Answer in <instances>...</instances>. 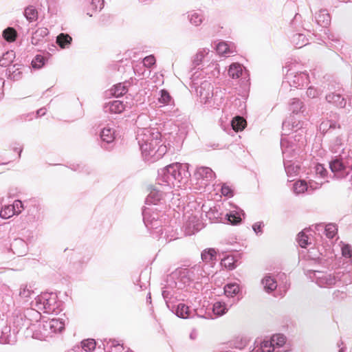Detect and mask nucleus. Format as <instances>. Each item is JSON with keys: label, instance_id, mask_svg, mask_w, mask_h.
Here are the masks:
<instances>
[{"label": "nucleus", "instance_id": "1", "mask_svg": "<svg viewBox=\"0 0 352 352\" xmlns=\"http://www.w3.org/2000/svg\"><path fill=\"white\" fill-rule=\"evenodd\" d=\"M188 164L174 163L158 170V184L171 188H180L190 177Z\"/></svg>", "mask_w": 352, "mask_h": 352}, {"label": "nucleus", "instance_id": "2", "mask_svg": "<svg viewBox=\"0 0 352 352\" xmlns=\"http://www.w3.org/2000/svg\"><path fill=\"white\" fill-rule=\"evenodd\" d=\"M164 212L155 208H144L142 210L143 221L145 226L151 230V233L156 236L162 238L165 233L164 238L166 241H171L175 239V231L170 226H163L162 221Z\"/></svg>", "mask_w": 352, "mask_h": 352}, {"label": "nucleus", "instance_id": "3", "mask_svg": "<svg viewBox=\"0 0 352 352\" xmlns=\"http://www.w3.org/2000/svg\"><path fill=\"white\" fill-rule=\"evenodd\" d=\"M305 274L320 287H332L348 285L351 283L349 272L338 270L333 273L320 271L316 269L305 270Z\"/></svg>", "mask_w": 352, "mask_h": 352}, {"label": "nucleus", "instance_id": "4", "mask_svg": "<svg viewBox=\"0 0 352 352\" xmlns=\"http://www.w3.org/2000/svg\"><path fill=\"white\" fill-rule=\"evenodd\" d=\"M136 140L138 142L142 155L152 154V151L160 144L161 133L157 129L141 128L137 131Z\"/></svg>", "mask_w": 352, "mask_h": 352}, {"label": "nucleus", "instance_id": "5", "mask_svg": "<svg viewBox=\"0 0 352 352\" xmlns=\"http://www.w3.org/2000/svg\"><path fill=\"white\" fill-rule=\"evenodd\" d=\"M329 168L333 177L344 179L352 171V150L341 152L329 162Z\"/></svg>", "mask_w": 352, "mask_h": 352}, {"label": "nucleus", "instance_id": "6", "mask_svg": "<svg viewBox=\"0 0 352 352\" xmlns=\"http://www.w3.org/2000/svg\"><path fill=\"white\" fill-rule=\"evenodd\" d=\"M283 131L281 140H292V142H296L300 148L304 145V131L302 123L296 120L294 115L290 116L283 122Z\"/></svg>", "mask_w": 352, "mask_h": 352}, {"label": "nucleus", "instance_id": "7", "mask_svg": "<svg viewBox=\"0 0 352 352\" xmlns=\"http://www.w3.org/2000/svg\"><path fill=\"white\" fill-rule=\"evenodd\" d=\"M283 131L281 140H292V142H296L300 148L304 145V131L302 123L296 120L294 115L290 116L283 122Z\"/></svg>", "mask_w": 352, "mask_h": 352}, {"label": "nucleus", "instance_id": "8", "mask_svg": "<svg viewBox=\"0 0 352 352\" xmlns=\"http://www.w3.org/2000/svg\"><path fill=\"white\" fill-rule=\"evenodd\" d=\"M204 270L199 265H195L190 268L179 267L173 271V276L177 277L179 281V289H182L190 283L198 281L204 276Z\"/></svg>", "mask_w": 352, "mask_h": 352}, {"label": "nucleus", "instance_id": "9", "mask_svg": "<svg viewBox=\"0 0 352 352\" xmlns=\"http://www.w3.org/2000/svg\"><path fill=\"white\" fill-rule=\"evenodd\" d=\"M33 305L47 314H57L59 312L58 296L54 292H44L37 296Z\"/></svg>", "mask_w": 352, "mask_h": 352}, {"label": "nucleus", "instance_id": "10", "mask_svg": "<svg viewBox=\"0 0 352 352\" xmlns=\"http://www.w3.org/2000/svg\"><path fill=\"white\" fill-rule=\"evenodd\" d=\"M196 74L197 73L192 74L191 79L197 94L200 98V102L208 106H212L210 98H212L214 93L213 86L212 83L207 80L201 82L200 85H198L199 82H197V80L199 76Z\"/></svg>", "mask_w": 352, "mask_h": 352}, {"label": "nucleus", "instance_id": "11", "mask_svg": "<svg viewBox=\"0 0 352 352\" xmlns=\"http://www.w3.org/2000/svg\"><path fill=\"white\" fill-rule=\"evenodd\" d=\"M291 67V65L285 67V69H287V70L283 83V85L287 83L290 87L298 88L307 84L309 81L308 74L305 72H296L293 71Z\"/></svg>", "mask_w": 352, "mask_h": 352}, {"label": "nucleus", "instance_id": "12", "mask_svg": "<svg viewBox=\"0 0 352 352\" xmlns=\"http://www.w3.org/2000/svg\"><path fill=\"white\" fill-rule=\"evenodd\" d=\"M291 140H280V148L283 154V162L296 160L301 151L296 142H292Z\"/></svg>", "mask_w": 352, "mask_h": 352}, {"label": "nucleus", "instance_id": "13", "mask_svg": "<svg viewBox=\"0 0 352 352\" xmlns=\"http://www.w3.org/2000/svg\"><path fill=\"white\" fill-rule=\"evenodd\" d=\"M347 141L348 135L345 133L342 128L340 131H335V132L331 134L329 149L334 153H339L340 151L342 152L347 151L345 150Z\"/></svg>", "mask_w": 352, "mask_h": 352}, {"label": "nucleus", "instance_id": "14", "mask_svg": "<svg viewBox=\"0 0 352 352\" xmlns=\"http://www.w3.org/2000/svg\"><path fill=\"white\" fill-rule=\"evenodd\" d=\"M100 136L101 147L107 151L111 150L115 140V129L107 126L101 130Z\"/></svg>", "mask_w": 352, "mask_h": 352}, {"label": "nucleus", "instance_id": "15", "mask_svg": "<svg viewBox=\"0 0 352 352\" xmlns=\"http://www.w3.org/2000/svg\"><path fill=\"white\" fill-rule=\"evenodd\" d=\"M162 186L160 187H152L150 189V192L146 199V204L148 205H157L161 204L162 201L164 200L166 193L164 192L161 189Z\"/></svg>", "mask_w": 352, "mask_h": 352}, {"label": "nucleus", "instance_id": "16", "mask_svg": "<svg viewBox=\"0 0 352 352\" xmlns=\"http://www.w3.org/2000/svg\"><path fill=\"white\" fill-rule=\"evenodd\" d=\"M43 329L47 333L61 332L65 329V322L63 319L52 318L43 322Z\"/></svg>", "mask_w": 352, "mask_h": 352}, {"label": "nucleus", "instance_id": "17", "mask_svg": "<svg viewBox=\"0 0 352 352\" xmlns=\"http://www.w3.org/2000/svg\"><path fill=\"white\" fill-rule=\"evenodd\" d=\"M342 126L336 120L328 119L323 120L320 126L319 131L323 134H332L335 131L341 130Z\"/></svg>", "mask_w": 352, "mask_h": 352}, {"label": "nucleus", "instance_id": "18", "mask_svg": "<svg viewBox=\"0 0 352 352\" xmlns=\"http://www.w3.org/2000/svg\"><path fill=\"white\" fill-rule=\"evenodd\" d=\"M315 252H316V250L314 248L309 251L308 257L310 258L311 261L316 264H319L325 268L333 267V261L335 260V257L333 255L328 257L323 256L312 257V254H314Z\"/></svg>", "mask_w": 352, "mask_h": 352}, {"label": "nucleus", "instance_id": "19", "mask_svg": "<svg viewBox=\"0 0 352 352\" xmlns=\"http://www.w3.org/2000/svg\"><path fill=\"white\" fill-rule=\"evenodd\" d=\"M10 250L17 256L25 255L28 251L26 242L21 239H14L10 244Z\"/></svg>", "mask_w": 352, "mask_h": 352}, {"label": "nucleus", "instance_id": "20", "mask_svg": "<svg viewBox=\"0 0 352 352\" xmlns=\"http://www.w3.org/2000/svg\"><path fill=\"white\" fill-rule=\"evenodd\" d=\"M194 176L197 180L202 179L208 182L213 179L215 175L210 168L206 166H201L197 168L194 173Z\"/></svg>", "mask_w": 352, "mask_h": 352}, {"label": "nucleus", "instance_id": "21", "mask_svg": "<svg viewBox=\"0 0 352 352\" xmlns=\"http://www.w3.org/2000/svg\"><path fill=\"white\" fill-rule=\"evenodd\" d=\"M187 18L191 25L197 27L201 25L205 20L204 11L190 10L186 12Z\"/></svg>", "mask_w": 352, "mask_h": 352}, {"label": "nucleus", "instance_id": "22", "mask_svg": "<svg viewBox=\"0 0 352 352\" xmlns=\"http://www.w3.org/2000/svg\"><path fill=\"white\" fill-rule=\"evenodd\" d=\"M43 219L41 208L37 204L31 205L28 210L27 222L35 223Z\"/></svg>", "mask_w": 352, "mask_h": 352}, {"label": "nucleus", "instance_id": "23", "mask_svg": "<svg viewBox=\"0 0 352 352\" xmlns=\"http://www.w3.org/2000/svg\"><path fill=\"white\" fill-rule=\"evenodd\" d=\"M16 342V335L14 331L11 332L10 327H4L0 334V342L3 344H14Z\"/></svg>", "mask_w": 352, "mask_h": 352}, {"label": "nucleus", "instance_id": "24", "mask_svg": "<svg viewBox=\"0 0 352 352\" xmlns=\"http://www.w3.org/2000/svg\"><path fill=\"white\" fill-rule=\"evenodd\" d=\"M325 98L327 102L339 108H344L346 104L345 98L340 94L331 92L327 94Z\"/></svg>", "mask_w": 352, "mask_h": 352}, {"label": "nucleus", "instance_id": "25", "mask_svg": "<svg viewBox=\"0 0 352 352\" xmlns=\"http://www.w3.org/2000/svg\"><path fill=\"white\" fill-rule=\"evenodd\" d=\"M96 346V342L94 339L88 338L83 340L80 342V346H74L71 352H80L81 351H85V352H92Z\"/></svg>", "mask_w": 352, "mask_h": 352}, {"label": "nucleus", "instance_id": "26", "mask_svg": "<svg viewBox=\"0 0 352 352\" xmlns=\"http://www.w3.org/2000/svg\"><path fill=\"white\" fill-rule=\"evenodd\" d=\"M195 310H191L188 306L184 303H179L175 310L176 316L179 318L187 319L192 318Z\"/></svg>", "mask_w": 352, "mask_h": 352}, {"label": "nucleus", "instance_id": "27", "mask_svg": "<svg viewBox=\"0 0 352 352\" xmlns=\"http://www.w3.org/2000/svg\"><path fill=\"white\" fill-rule=\"evenodd\" d=\"M228 75L232 78H238L247 76L248 71L241 64L232 63L230 65Z\"/></svg>", "mask_w": 352, "mask_h": 352}, {"label": "nucleus", "instance_id": "28", "mask_svg": "<svg viewBox=\"0 0 352 352\" xmlns=\"http://www.w3.org/2000/svg\"><path fill=\"white\" fill-rule=\"evenodd\" d=\"M125 108V105L120 100H113L106 103L104 107L105 112H110L112 113H120Z\"/></svg>", "mask_w": 352, "mask_h": 352}, {"label": "nucleus", "instance_id": "29", "mask_svg": "<svg viewBox=\"0 0 352 352\" xmlns=\"http://www.w3.org/2000/svg\"><path fill=\"white\" fill-rule=\"evenodd\" d=\"M201 223L195 216H192L186 223V232L188 235L194 234L201 230Z\"/></svg>", "mask_w": 352, "mask_h": 352}, {"label": "nucleus", "instance_id": "30", "mask_svg": "<svg viewBox=\"0 0 352 352\" xmlns=\"http://www.w3.org/2000/svg\"><path fill=\"white\" fill-rule=\"evenodd\" d=\"M49 31L46 28H39L32 33L31 43L34 45H37L43 42L45 37L47 36Z\"/></svg>", "mask_w": 352, "mask_h": 352}, {"label": "nucleus", "instance_id": "31", "mask_svg": "<svg viewBox=\"0 0 352 352\" xmlns=\"http://www.w3.org/2000/svg\"><path fill=\"white\" fill-rule=\"evenodd\" d=\"M217 252L214 248H207L203 250L201 252L202 261L210 265H212L217 261Z\"/></svg>", "mask_w": 352, "mask_h": 352}, {"label": "nucleus", "instance_id": "32", "mask_svg": "<svg viewBox=\"0 0 352 352\" xmlns=\"http://www.w3.org/2000/svg\"><path fill=\"white\" fill-rule=\"evenodd\" d=\"M261 284L263 285L264 290L267 293H271L277 287L276 279L270 274L265 275L262 278Z\"/></svg>", "mask_w": 352, "mask_h": 352}, {"label": "nucleus", "instance_id": "33", "mask_svg": "<svg viewBox=\"0 0 352 352\" xmlns=\"http://www.w3.org/2000/svg\"><path fill=\"white\" fill-rule=\"evenodd\" d=\"M315 18L317 23L321 27L326 28L331 23L330 14L326 10H320L319 12L316 14Z\"/></svg>", "mask_w": 352, "mask_h": 352}, {"label": "nucleus", "instance_id": "34", "mask_svg": "<svg viewBox=\"0 0 352 352\" xmlns=\"http://www.w3.org/2000/svg\"><path fill=\"white\" fill-rule=\"evenodd\" d=\"M285 170L288 177H292L298 173L300 166L296 160L283 162Z\"/></svg>", "mask_w": 352, "mask_h": 352}, {"label": "nucleus", "instance_id": "35", "mask_svg": "<svg viewBox=\"0 0 352 352\" xmlns=\"http://www.w3.org/2000/svg\"><path fill=\"white\" fill-rule=\"evenodd\" d=\"M241 292L240 286L235 283H228L224 287L225 295L230 298H233Z\"/></svg>", "mask_w": 352, "mask_h": 352}, {"label": "nucleus", "instance_id": "36", "mask_svg": "<svg viewBox=\"0 0 352 352\" xmlns=\"http://www.w3.org/2000/svg\"><path fill=\"white\" fill-rule=\"evenodd\" d=\"M242 216H245V213L243 210H240L239 212L232 211L226 214V219L232 225H236L242 221Z\"/></svg>", "mask_w": 352, "mask_h": 352}, {"label": "nucleus", "instance_id": "37", "mask_svg": "<svg viewBox=\"0 0 352 352\" xmlns=\"http://www.w3.org/2000/svg\"><path fill=\"white\" fill-rule=\"evenodd\" d=\"M219 206H214L206 212V215L211 222L219 221L222 219V212L219 210Z\"/></svg>", "mask_w": 352, "mask_h": 352}, {"label": "nucleus", "instance_id": "38", "mask_svg": "<svg viewBox=\"0 0 352 352\" xmlns=\"http://www.w3.org/2000/svg\"><path fill=\"white\" fill-rule=\"evenodd\" d=\"M245 120L242 117L238 116L232 118L230 120L232 129L234 132L242 131L245 128Z\"/></svg>", "mask_w": 352, "mask_h": 352}, {"label": "nucleus", "instance_id": "39", "mask_svg": "<svg viewBox=\"0 0 352 352\" xmlns=\"http://www.w3.org/2000/svg\"><path fill=\"white\" fill-rule=\"evenodd\" d=\"M6 74L9 79L14 81L19 80L22 78V72L16 65H14L8 68Z\"/></svg>", "mask_w": 352, "mask_h": 352}, {"label": "nucleus", "instance_id": "40", "mask_svg": "<svg viewBox=\"0 0 352 352\" xmlns=\"http://www.w3.org/2000/svg\"><path fill=\"white\" fill-rule=\"evenodd\" d=\"M128 84L129 82H125L124 83H118L114 85L111 89V94L115 97L122 96L128 91Z\"/></svg>", "mask_w": 352, "mask_h": 352}, {"label": "nucleus", "instance_id": "41", "mask_svg": "<svg viewBox=\"0 0 352 352\" xmlns=\"http://www.w3.org/2000/svg\"><path fill=\"white\" fill-rule=\"evenodd\" d=\"M292 42L296 47L301 48L308 43V40L305 34L302 33H296L292 36Z\"/></svg>", "mask_w": 352, "mask_h": 352}, {"label": "nucleus", "instance_id": "42", "mask_svg": "<svg viewBox=\"0 0 352 352\" xmlns=\"http://www.w3.org/2000/svg\"><path fill=\"white\" fill-rule=\"evenodd\" d=\"M223 93L221 90L217 89L213 93L212 98H210V100L212 101V106L214 108L219 109L222 103L224 102V97H223Z\"/></svg>", "mask_w": 352, "mask_h": 352}, {"label": "nucleus", "instance_id": "43", "mask_svg": "<svg viewBox=\"0 0 352 352\" xmlns=\"http://www.w3.org/2000/svg\"><path fill=\"white\" fill-rule=\"evenodd\" d=\"M208 53L209 50L206 48L201 49L197 52L192 60L195 68L201 64L204 58L208 54Z\"/></svg>", "mask_w": 352, "mask_h": 352}, {"label": "nucleus", "instance_id": "44", "mask_svg": "<svg viewBox=\"0 0 352 352\" xmlns=\"http://www.w3.org/2000/svg\"><path fill=\"white\" fill-rule=\"evenodd\" d=\"M72 41V37L67 34L61 33L56 37V43L61 48L68 47Z\"/></svg>", "mask_w": 352, "mask_h": 352}, {"label": "nucleus", "instance_id": "45", "mask_svg": "<svg viewBox=\"0 0 352 352\" xmlns=\"http://www.w3.org/2000/svg\"><path fill=\"white\" fill-rule=\"evenodd\" d=\"M289 106V109L292 111L293 114L298 115L300 112L302 113L304 111L303 103L299 99L293 98Z\"/></svg>", "mask_w": 352, "mask_h": 352}, {"label": "nucleus", "instance_id": "46", "mask_svg": "<svg viewBox=\"0 0 352 352\" xmlns=\"http://www.w3.org/2000/svg\"><path fill=\"white\" fill-rule=\"evenodd\" d=\"M212 311L217 316H221L228 311L225 302L217 301L212 306Z\"/></svg>", "mask_w": 352, "mask_h": 352}, {"label": "nucleus", "instance_id": "47", "mask_svg": "<svg viewBox=\"0 0 352 352\" xmlns=\"http://www.w3.org/2000/svg\"><path fill=\"white\" fill-rule=\"evenodd\" d=\"M271 340L272 342H273L275 349H277V352H279V349L283 346L286 342V338L283 334H276L272 337Z\"/></svg>", "mask_w": 352, "mask_h": 352}, {"label": "nucleus", "instance_id": "48", "mask_svg": "<svg viewBox=\"0 0 352 352\" xmlns=\"http://www.w3.org/2000/svg\"><path fill=\"white\" fill-rule=\"evenodd\" d=\"M24 16L28 21L32 22L37 19L38 12L34 6H30L25 9Z\"/></svg>", "mask_w": 352, "mask_h": 352}, {"label": "nucleus", "instance_id": "49", "mask_svg": "<svg viewBox=\"0 0 352 352\" xmlns=\"http://www.w3.org/2000/svg\"><path fill=\"white\" fill-rule=\"evenodd\" d=\"M3 38L8 42H13L15 41L17 33L13 28H7L2 33Z\"/></svg>", "mask_w": 352, "mask_h": 352}, {"label": "nucleus", "instance_id": "50", "mask_svg": "<svg viewBox=\"0 0 352 352\" xmlns=\"http://www.w3.org/2000/svg\"><path fill=\"white\" fill-rule=\"evenodd\" d=\"M34 295L33 289L30 286L21 285L19 292V296L21 298L28 300L29 298H32V296Z\"/></svg>", "mask_w": 352, "mask_h": 352}, {"label": "nucleus", "instance_id": "51", "mask_svg": "<svg viewBox=\"0 0 352 352\" xmlns=\"http://www.w3.org/2000/svg\"><path fill=\"white\" fill-rule=\"evenodd\" d=\"M104 342H107V344H110L109 347L111 349H114L115 352H126L124 351V347L123 344H120L118 340L115 339H104Z\"/></svg>", "mask_w": 352, "mask_h": 352}, {"label": "nucleus", "instance_id": "52", "mask_svg": "<svg viewBox=\"0 0 352 352\" xmlns=\"http://www.w3.org/2000/svg\"><path fill=\"white\" fill-rule=\"evenodd\" d=\"M14 56L15 54L13 51L4 53L0 58V65L1 67H7L11 62H12Z\"/></svg>", "mask_w": 352, "mask_h": 352}, {"label": "nucleus", "instance_id": "53", "mask_svg": "<svg viewBox=\"0 0 352 352\" xmlns=\"http://www.w3.org/2000/svg\"><path fill=\"white\" fill-rule=\"evenodd\" d=\"M206 71L204 72L208 75V78H211L213 77L218 76L219 74V70L218 69V65L217 63H211L210 64L206 69Z\"/></svg>", "mask_w": 352, "mask_h": 352}, {"label": "nucleus", "instance_id": "54", "mask_svg": "<svg viewBox=\"0 0 352 352\" xmlns=\"http://www.w3.org/2000/svg\"><path fill=\"white\" fill-rule=\"evenodd\" d=\"M166 288H178L179 289V281L177 280V277L173 276V272L167 276L166 280Z\"/></svg>", "mask_w": 352, "mask_h": 352}, {"label": "nucleus", "instance_id": "55", "mask_svg": "<svg viewBox=\"0 0 352 352\" xmlns=\"http://www.w3.org/2000/svg\"><path fill=\"white\" fill-rule=\"evenodd\" d=\"M157 149L155 148L152 151V154L147 155V157L151 156L154 157V159H159L164 156V155L166 153L167 148L166 146L163 144H158L157 146Z\"/></svg>", "mask_w": 352, "mask_h": 352}, {"label": "nucleus", "instance_id": "56", "mask_svg": "<svg viewBox=\"0 0 352 352\" xmlns=\"http://www.w3.org/2000/svg\"><path fill=\"white\" fill-rule=\"evenodd\" d=\"M293 188L296 194L303 193L308 190V184L304 180H300L294 183Z\"/></svg>", "mask_w": 352, "mask_h": 352}, {"label": "nucleus", "instance_id": "57", "mask_svg": "<svg viewBox=\"0 0 352 352\" xmlns=\"http://www.w3.org/2000/svg\"><path fill=\"white\" fill-rule=\"evenodd\" d=\"M221 265L230 270H234L236 267L234 258L232 256H227L222 258Z\"/></svg>", "mask_w": 352, "mask_h": 352}, {"label": "nucleus", "instance_id": "58", "mask_svg": "<svg viewBox=\"0 0 352 352\" xmlns=\"http://www.w3.org/2000/svg\"><path fill=\"white\" fill-rule=\"evenodd\" d=\"M258 350H260L261 352H274L276 351L271 340L262 341Z\"/></svg>", "mask_w": 352, "mask_h": 352}, {"label": "nucleus", "instance_id": "59", "mask_svg": "<svg viewBox=\"0 0 352 352\" xmlns=\"http://www.w3.org/2000/svg\"><path fill=\"white\" fill-rule=\"evenodd\" d=\"M337 228L336 225L329 223L325 226V228L324 229V234L329 239H333L336 234H337Z\"/></svg>", "mask_w": 352, "mask_h": 352}, {"label": "nucleus", "instance_id": "60", "mask_svg": "<svg viewBox=\"0 0 352 352\" xmlns=\"http://www.w3.org/2000/svg\"><path fill=\"white\" fill-rule=\"evenodd\" d=\"M45 58L43 56L38 54L32 60V66L34 69H40L45 65Z\"/></svg>", "mask_w": 352, "mask_h": 352}, {"label": "nucleus", "instance_id": "61", "mask_svg": "<svg viewBox=\"0 0 352 352\" xmlns=\"http://www.w3.org/2000/svg\"><path fill=\"white\" fill-rule=\"evenodd\" d=\"M14 215L11 205L5 206L0 211V217L2 219H9L10 217Z\"/></svg>", "mask_w": 352, "mask_h": 352}, {"label": "nucleus", "instance_id": "62", "mask_svg": "<svg viewBox=\"0 0 352 352\" xmlns=\"http://www.w3.org/2000/svg\"><path fill=\"white\" fill-rule=\"evenodd\" d=\"M171 96L169 93L165 90L162 89L160 91V97L159 98V102L164 104H169L171 102Z\"/></svg>", "mask_w": 352, "mask_h": 352}, {"label": "nucleus", "instance_id": "63", "mask_svg": "<svg viewBox=\"0 0 352 352\" xmlns=\"http://www.w3.org/2000/svg\"><path fill=\"white\" fill-rule=\"evenodd\" d=\"M298 241L300 247L306 248V246L309 243L308 242L309 237L305 234L304 232H301L298 234Z\"/></svg>", "mask_w": 352, "mask_h": 352}, {"label": "nucleus", "instance_id": "64", "mask_svg": "<svg viewBox=\"0 0 352 352\" xmlns=\"http://www.w3.org/2000/svg\"><path fill=\"white\" fill-rule=\"evenodd\" d=\"M342 255L345 258L352 257V249L350 245L343 243L341 248Z\"/></svg>", "mask_w": 352, "mask_h": 352}]
</instances>
